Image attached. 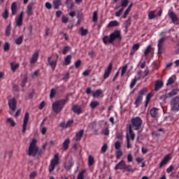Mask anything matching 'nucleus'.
<instances>
[{
    "label": "nucleus",
    "mask_w": 179,
    "mask_h": 179,
    "mask_svg": "<svg viewBox=\"0 0 179 179\" xmlns=\"http://www.w3.org/2000/svg\"><path fill=\"white\" fill-rule=\"evenodd\" d=\"M71 96H72V94H67L64 99L55 101L52 105V108L54 113L59 114V113L62 111L64 107H65V104L69 101V97H71Z\"/></svg>",
    "instance_id": "obj_1"
},
{
    "label": "nucleus",
    "mask_w": 179,
    "mask_h": 179,
    "mask_svg": "<svg viewBox=\"0 0 179 179\" xmlns=\"http://www.w3.org/2000/svg\"><path fill=\"white\" fill-rule=\"evenodd\" d=\"M142 124H143V120L141 117H136L131 119V124L129 127H131V129L134 128L135 131H139L142 128Z\"/></svg>",
    "instance_id": "obj_2"
},
{
    "label": "nucleus",
    "mask_w": 179,
    "mask_h": 179,
    "mask_svg": "<svg viewBox=\"0 0 179 179\" xmlns=\"http://www.w3.org/2000/svg\"><path fill=\"white\" fill-rule=\"evenodd\" d=\"M37 140L36 138L32 139L31 142L29 144L28 150V156H33L36 157L37 156V152L38 151V147H37Z\"/></svg>",
    "instance_id": "obj_3"
},
{
    "label": "nucleus",
    "mask_w": 179,
    "mask_h": 179,
    "mask_svg": "<svg viewBox=\"0 0 179 179\" xmlns=\"http://www.w3.org/2000/svg\"><path fill=\"white\" fill-rule=\"evenodd\" d=\"M58 164H59V154L57 153L54 155L53 159H52L50 161L48 168L49 173H52Z\"/></svg>",
    "instance_id": "obj_4"
},
{
    "label": "nucleus",
    "mask_w": 179,
    "mask_h": 179,
    "mask_svg": "<svg viewBox=\"0 0 179 179\" xmlns=\"http://www.w3.org/2000/svg\"><path fill=\"white\" fill-rule=\"evenodd\" d=\"M115 40H117V41L122 40L121 30L116 29L110 34V43H114Z\"/></svg>",
    "instance_id": "obj_5"
},
{
    "label": "nucleus",
    "mask_w": 179,
    "mask_h": 179,
    "mask_svg": "<svg viewBox=\"0 0 179 179\" xmlns=\"http://www.w3.org/2000/svg\"><path fill=\"white\" fill-rule=\"evenodd\" d=\"M172 111H179V96H176L171 101Z\"/></svg>",
    "instance_id": "obj_6"
},
{
    "label": "nucleus",
    "mask_w": 179,
    "mask_h": 179,
    "mask_svg": "<svg viewBox=\"0 0 179 179\" xmlns=\"http://www.w3.org/2000/svg\"><path fill=\"white\" fill-rule=\"evenodd\" d=\"M30 118V114L29 112H26L24 117L23 125H22V134L26 132V129H27V124H29V120Z\"/></svg>",
    "instance_id": "obj_7"
},
{
    "label": "nucleus",
    "mask_w": 179,
    "mask_h": 179,
    "mask_svg": "<svg viewBox=\"0 0 179 179\" xmlns=\"http://www.w3.org/2000/svg\"><path fill=\"white\" fill-rule=\"evenodd\" d=\"M168 16L171 20L172 23H177V22H178V17L173 10L168 11Z\"/></svg>",
    "instance_id": "obj_8"
},
{
    "label": "nucleus",
    "mask_w": 179,
    "mask_h": 179,
    "mask_svg": "<svg viewBox=\"0 0 179 179\" xmlns=\"http://www.w3.org/2000/svg\"><path fill=\"white\" fill-rule=\"evenodd\" d=\"M58 58H59L58 55H57V59L55 61L51 60L52 59V57H49L48 58V62L50 68H52V71H55V68H57V62H58Z\"/></svg>",
    "instance_id": "obj_9"
},
{
    "label": "nucleus",
    "mask_w": 179,
    "mask_h": 179,
    "mask_svg": "<svg viewBox=\"0 0 179 179\" xmlns=\"http://www.w3.org/2000/svg\"><path fill=\"white\" fill-rule=\"evenodd\" d=\"M8 106L12 110V111H15L16 110V107L17 106V101H16V98H13L8 100Z\"/></svg>",
    "instance_id": "obj_10"
},
{
    "label": "nucleus",
    "mask_w": 179,
    "mask_h": 179,
    "mask_svg": "<svg viewBox=\"0 0 179 179\" xmlns=\"http://www.w3.org/2000/svg\"><path fill=\"white\" fill-rule=\"evenodd\" d=\"M73 125V120H69L67 121L66 123L65 122H62L59 124V127L61 128H63L64 129H66V128H71Z\"/></svg>",
    "instance_id": "obj_11"
},
{
    "label": "nucleus",
    "mask_w": 179,
    "mask_h": 179,
    "mask_svg": "<svg viewBox=\"0 0 179 179\" xmlns=\"http://www.w3.org/2000/svg\"><path fill=\"white\" fill-rule=\"evenodd\" d=\"M71 110L73 113H75V114H77L78 115H80V114L83 113V110L79 105H73Z\"/></svg>",
    "instance_id": "obj_12"
},
{
    "label": "nucleus",
    "mask_w": 179,
    "mask_h": 179,
    "mask_svg": "<svg viewBox=\"0 0 179 179\" xmlns=\"http://www.w3.org/2000/svg\"><path fill=\"white\" fill-rule=\"evenodd\" d=\"M170 160H171V156L170 155H166L163 160L160 162L159 168L162 169V167H163V166H166L167 164V163H169V162H170Z\"/></svg>",
    "instance_id": "obj_13"
},
{
    "label": "nucleus",
    "mask_w": 179,
    "mask_h": 179,
    "mask_svg": "<svg viewBox=\"0 0 179 179\" xmlns=\"http://www.w3.org/2000/svg\"><path fill=\"white\" fill-rule=\"evenodd\" d=\"M111 71H113V63H110L107 67V69L105 70L103 79H107V78L110 76Z\"/></svg>",
    "instance_id": "obj_14"
},
{
    "label": "nucleus",
    "mask_w": 179,
    "mask_h": 179,
    "mask_svg": "<svg viewBox=\"0 0 179 179\" xmlns=\"http://www.w3.org/2000/svg\"><path fill=\"white\" fill-rule=\"evenodd\" d=\"M23 16H24V12L22 11L16 20V24L19 26V27L23 24Z\"/></svg>",
    "instance_id": "obj_15"
},
{
    "label": "nucleus",
    "mask_w": 179,
    "mask_h": 179,
    "mask_svg": "<svg viewBox=\"0 0 179 179\" xmlns=\"http://www.w3.org/2000/svg\"><path fill=\"white\" fill-rule=\"evenodd\" d=\"M33 6H34V2H31L28 4L27 7V15L28 16L33 15Z\"/></svg>",
    "instance_id": "obj_16"
},
{
    "label": "nucleus",
    "mask_w": 179,
    "mask_h": 179,
    "mask_svg": "<svg viewBox=\"0 0 179 179\" xmlns=\"http://www.w3.org/2000/svg\"><path fill=\"white\" fill-rule=\"evenodd\" d=\"M85 134L84 129H80L76 134V142H79V141H81L82 138L83 137V134Z\"/></svg>",
    "instance_id": "obj_17"
},
{
    "label": "nucleus",
    "mask_w": 179,
    "mask_h": 179,
    "mask_svg": "<svg viewBox=\"0 0 179 179\" xmlns=\"http://www.w3.org/2000/svg\"><path fill=\"white\" fill-rule=\"evenodd\" d=\"M150 114L151 117H152V118H157V117L159 116V108H152L150 110Z\"/></svg>",
    "instance_id": "obj_18"
},
{
    "label": "nucleus",
    "mask_w": 179,
    "mask_h": 179,
    "mask_svg": "<svg viewBox=\"0 0 179 179\" xmlns=\"http://www.w3.org/2000/svg\"><path fill=\"white\" fill-rule=\"evenodd\" d=\"M16 13H17V3L14 1L11 4V15L12 16H15Z\"/></svg>",
    "instance_id": "obj_19"
},
{
    "label": "nucleus",
    "mask_w": 179,
    "mask_h": 179,
    "mask_svg": "<svg viewBox=\"0 0 179 179\" xmlns=\"http://www.w3.org/2000/svg\"><path fill=\"white\" fill-rule=\"evenodd\" d=\"M125 161L121 160L115 166V170H124L125 167Z\"/></svg>",
    "instance_id": "obj_20"
},
{
    "label": "nucleus",
    "mask_w": 179,
    "mask_h": 179,
    "mask_svg": "<svg viewBox=\"0 0 179 179\" xmlns=\"http://www.w3.org/2000/svg\"><path fill=\"white\" fill-rule=\"evenodd\" d=\"M162 87H163V81L162 80H157L155 82V92H159V90H160V89H162Z\"/></svg>",
    "instance_id": "obj_21"
},
{
    "label": "nucleus",
    "mask_w": 179,
    "mask_h": 179,
    "mask_svg": "<svg viewBox=\"0 0 179 179\" xmlns=\"http://www.w3.org/2000/svg\"><path fill=\"white\" fill-rule=\"evenodd\" d=\"M38 51H36L34 53L32 57L30 59V64H36L37 59H38Z\"/></svg>",
    "instance_id": "obj_22"
},
{
    "label": "nucleus",
    "mask_w": 179,
    "mask_h": 179,
    "mask_svg": "<svg viewBox=\"0 0 179 179\" xmlns=\"http://www.w3.org/2000/svg\"><path fill=\"white\" fill-rule=\"evenodd\" d=\"M73 166V162H72V161H67L64 163V169L66 170V171H69Z\"/></svg>",
    "instance_id": "obj_23"
},
{
    "label": "nucleus",
    "mask_w": 179,
    "mask_h": 179,
    "mask_svg": "<svg viewBox=\"0 0 179 179\" xmlns=\"http://www.w3.org/2000/svg\"><path fill=\"white\" fill-rule=\"evenodd\" d=\"M103 94V90L101 89L96 90L95 92H92V96L94 99H99V96Z\"/></svg>",
    "instance_id": "obj_24"
},
{
    "label": "nucleus",
    "mask_w": 179,
    "mask_h": 179,
    "mask_svg": "<svg viewBox=\"0 0 179 179\" xmlns=\"http://www.w3.org/2000/svg\"><path fill=\"white\" fill-rule=\"evenodd\" d=\"M142 100H143V96L138 95L134 102L136 107H139L142 104Z\"/></svg>",
    "instance_id": "obj_25"
},
{
    "label": "nucleus",
    "mask_w": 179,
    "mask_h": 179,
    "mask_svg": "<svg viewBox=\"0 0 179 179\" xmlns=\"http://www.w3.org/2000/svg\"><path fill=\"white\" fill-rule=\"evenodd\" d=\"M128 131H129L128 136L129 139H131L132 141H135V133H134V130L131 129V127H128Z\"/></svg>",
    "instance_id": "obj_26"
},
{
    "label": "nucleus",
    "mask_w": 179,
    "mask_h": 179,
    "mask_svg": "<svg viewBox=\"0 0 179 179\" xmlns=\"http://www.w3.org/2000/svg\"><path fill=\"white\" fill-rule=\"evenodd\" d=\"M71 143V139L66 138L63 143V150H66L69 148V145Z\"/></svg>",
    "instance_id": "obj_27"
},
{
    "label": "nucleus",
    "mask_w": 179,
    "mask_h": 179,
    "mask_svg": "<svg viewBox=\"0 0 179 179\" xmlns=\"http://www.w3.org/2000/svg\"><path fill=\"white\" fill-rule=\"evenodd\" d=\"M179 90L178 89H174L172 91H171L169 93L166 94L168 99L170 97H173L174 96H177L178 94Z\"/></svg>",
    "instance_id": "obj_28"
},
{
    "label": "nucleus",
    "mask_w": 179,
    "mask_h": 179,
    "mask_svg": "<svg viewBox=\"0 0 179 179\" xmlns=\"http://www.w3.org/2000/svg\"><path fill=\"white\" fill-rule=\"evenodd\" d=\"M117 26H120V22H118V21L117 20H114V21H110L107 27L110 28V27H117Z\"/></svg>",
    "instance_id": "obj_29"
},
{
    "label": "nucleus",
    "mask_w": 179,
    "mask_h": 179,
    "mask_svg": "<svg viewBox=\"0 0 179 179\" xmlns=\"http://www.w3.org/2000/svg\"><path fill=\"white\" fill-rule=\"evenodd\" d=\"M103 43L104 44H113V42H111V35H110L109 36H105L103 38Z\"/></svg>",
    "instance_id": "obj_30"
},
{
    "label": "nucleus",
    "mask_w": 179,
    "mask_h": 179,
    "mask_svg": "<svg viewBox=\"0 0 179 179\" xmlns=\"http://www.w3.org/2000/svg\"><path fill=\"white\" fill-rule=\"evenodd\" d=\"M123 170L124 171H127L128 173H134V171H135V169H132V166L127 165V164H125L124 168Z\"/></svg>",
    "instance_id": "obj_31"
},
{
    "label": "nucleus",
    "mask_w": 179,
    "mask_h": 179,
    "mask_svg": "<svg viewBox=\"0 0 179 179\" xmlns=\"http://www.w3.org/2000/svg\"><path fill=\"white\" fill-rule=\"evenodd\" d=\"M71 61H72V55H69L64 58V64L71 65Z\"/></svg>",
    "instance_id": "obj_32"
},
{
    "label": "nucleus",
    "mask_w": 179,
    "mask_h": 179,
    "mask_svg": "<svg viewBox=\"0 0 179 179\" xmlns=\"http://www.w3.org/2000/svg\"><path fill=\"white\" fill-rule=\"evenodd\" d=\"M98 106H100V103L97 101H92L90 103V106L92 110H94V108H96V107H98Z\"/></svg>",
    "instance_id": "obj_33"
},
{
    "label": "nucleus",
    "mask_w": 179,
    "mask_h": 179,
    "mask_svg": "<svg viewBox=\"0 0 179 179\" xmlns=\"http://www.w3.org/2000/svg\"><path fill=\"white\" fill-rule=\"evenodd\" d=\"M128 3H129V1L128 0H122L120 6H122L121 9H123V10L128 6Z\"/></svg>",
    "instance_id": "obj_34"
},
{
    "label": "nucleus",
    "mask_w": 179,
    "mask_h": 179,
    "mask_svg": "<svg viewBox=\"0 0 179 179\" xmlns=\"http://www.w3.org/2000/svg\"><path fill=\"white\" fill-rule=\"evenodd\" d=\"M10 66H11V70L13 72H16V70L17 68H19V64L18 63H15V62H11L10 63Z\"/></svg>",
    "instance_id": "obj_35"
},
{
    "label": "nucleus",
    "mask_w": 179,
    "mask_h": 179,
    "mask_svg": "<svg viewBox=\"0 0 179 179\" xmlns=\"http://www.w3.org/2000/svg\"><path fill=\"white\" fill-rule=\"evenodd\" d=\"M94 164V157L93 156L90 155L88 157V166L89 167H91V166H93Z\"/></svg>",
    "instance_id": "obj_36"
},
{
    "label": "nucleus",
    "mask_w": 179,
    "mask_h": 179,
    "mask_svg": "<svg viewBox=\"0 0 179 179\" xmlns=\"http://www.w3.org/2000/svg\"><path fill=\"white\" fill-rule=\"evenodd\" d=\"M147 93H148V89L143 88L138 92V96H141V97H143V96L146 95Z\"/></svg>",
    "instance_id": "obj_37"
},
{
    "label": "nucleus",
    "mask_w": 179,
    "mask_h": 179,
    "mask_svg": "<svg viewBox=\"0 0 179 179\" xmlns=\"http://www.w3.org/2000/svg\"><path fill=\"white\" fill-rule=\"evenodd\" d=\"M97 20H99V13L97 11H94L93 13L92 22H94V23H96Z\"/></svg>",
    "instance_id": "obj_38"
},
{
    "label": "nucleus",
    "mask_w": 179,
    "mask_h": 179,
    "mask_svg": "<svg viewBox=\"0 0 179 179\" xmlns=\"http://www.w3.org/2000/svg\"><path fill=\"white\" fill-rule=\"evenodd\" d=\"M53 5L55 9H58L61 6V0H53Z\"/></svg>",
    "instance_id": "obj_39"
},
{
    "label": "nucleus",
    "mask_w": 179,
    "mask_h": 179,
    "mask_svg": "<svg viewBox=\"0 0 179 179\" xmlns=\"http://www.w3.org/2000/svg\"><path fill=\"white\" fill-rule=\"evenodd\" d=\"M15 44H17V45H22V43H23V35L19 36V38L15 39Z\"/></svg>",
    "instance_id": "obj_40"
},
{
    "label": "nucleus",
    "mask_w": 179,
    "mask_h": 179,
    "mask_svg": "<svg viewBox=\"0 0 179 179\" xmlns=\"http://www.w3.org/2000/svg\"><path fill=\"white\" fill-rule=\"evenodd\" d=\"M138 80H139V78H135L134 79H133L131 80V82L130 83V89H134V87L136 85V83L138 82Z\"/></svg>",
    "instance_id": "obj_41"
},
{
    "label": "nucleus",
    "mask_w": 179,
    "mask_h": 179,
    "mask_svg": "<svg viewBox=\"0 0 179 179\" xmlns=\"http://www.w3.org/2000/svg\"><path fill=\"white\" fill-rule=\"evenodd\" d=\"M152 93H149L147 94L145 107H148V104H149V101H150V99H152Z\"/></svg>",
    "instance_id": "obj_42"
},
{
    "label": "nucleus",
    "mask_w": 179,
    "mask_h": 179,
    "mask_svg": "<svg viewBox=\"0 0 179 179\" xmlns=\"http://www.w3.org/2000/svg\"><path fill=\"white\" fill-rule=\"evenodd\" d=\"M152 51V46L148 45L147 48L145 49L144 52V57H148L149 55V53Z\"/></svg>",
    "instance_id": "obj_43"
},
{
    "label": "nucleus",
    "mask_w": 179,
    "mask_h": 179,
    "mask_svg": "<svg viewBox=\"0 0 179 179\" xmlns=\"http://www.w3.org/2000/svg\"><path fill=\"white\" fill-rule=\"evenodd\" d=\"M101 133L106 135V136H108V135H110V129H108V127H105L101 130Z\"/></svg>",
    "instance_id": "obj_44"
},
{
    "label": "nucleus",
    "mask_w": 179,
    "mask_h": 179,
    "mask_svg": "<svg viewBox=\"0 0 179 179\" xmlns=\"http://www.w3.org/2000/svg\"><path fill=\"white\" fill-rule=\"evenodd\" d=\"M124 26L125 29H128L129 26H131V17H129L127 20L124 22Z\"/></svg>",
    "instance_id": "obj_45"
},
{
    "label": "nucleus",
    "mask_w": 179,
    "mask_h": 179,
    "mask_svg": "<svg viewBox=\"0 0 179 179\" xmlns=\"http://www.w3.org/2000/svg\"><path fill=\"white\" fill-rule=\"evenodd\" d=\"M108 150V145L107 143H105V144H103V145L102 146V148L101 149V152L106 153V152H107Z\"/></svg>",
    "instance_id": "obj_46"
},
{
    "label": "nucleus",
    "mask_w": 179,
    "mask_h": 179,
    "mask_svg": "<svg viewBox=\"0 0 179 179\" xmlns=\"http://www.w3.org/2000/svg\"><path fill=\"white\" fill-rule=\"evenodd\" d=\"M80 30L81 36H87V33H89V31L87 29H85V28L82 27L80 29Z\"/></svg>",
    "instance_id": "obj_47"
},
{
    "label": "nucleus",
    "mask_w": 179,
    "mask_h": 179,
    "mask_svg": "<svg viewBox=\"0 0 179 179\" xmlns=\"http://www.w3.org/2000/svg\"><path fill=\"white\" fill-rule=\"evenodd\" d=\"M10 30H12V27H10V24H9L6 29V36L7 37H9V36H10Z\"/></svg>",
    "instance_id": "obj_48"
},
{
    "label": "nucleus",
    "mask_w": 179,
    "mask_h": 179,
    "mask_svg": "<svg viewBox=\"0 0 179 179\" xmlns=\"http://www.w3.org/2000/svg\"><path fill=\"white\" fill-rule=\"evenodd\" d=\"M85 173H86V171L85 170H83L81 172H80L77 179H85Z\"/></svg>",
    "instance_id": "obj_49"
},
{
    "label": "nucleus",
    "mask_w": 179,
    "mask_h": 179,
    "mask_svg": "<svg viewBox=\"0 0 179 179\" xmlns=\"http://www.w3.org/2000/svg\"><path fill=\"white\" fill-rule=\"evenodd\" d=\"M55 94H57V90L52 88L50 91V98L54 99V97H55Z\"/></svg>",
    "instance_id": "obj_50"
},
{
    "label": "nucleus",
    "mask_w": 179,
    "mask_h": 179,
    "mask_svg": "<svg viewBox=\"0 0 179 179\" xmlns=\"http://www.w3.org/2000/svg\"><path fill=\"white\" fill-rule=\"evenodd\" d=\"M158 48V54H163L164 52V48L163 47V45H157Z\"/></svg>",
    "instance_id": "obj_51"
},
{
    "label": "nucleus",
    "mask_w": 179,
    "mask_h": 179,
    "mask_svg": "<svg viewBox=\"0 0 179 179\" xmlns=\"http://www.w3.org/2000/svg\"><path fill=\"white\" fill-rule=\"evenodd\" d=\"M127 149H131V148H132V146L131 145V140L129 138V136H128V133L127 134Z\"/></svg>",
    "instance_id": "obj_52"
},
{
    "label": "nucleus",
    "mask_w": 179,
    "mask_h": 179,
    "mask_svg": "<svg viewBox=\"0 0 179 179\" xmlns=\"http://www.w3.org/2000/svg\"><path fill=\"white\" fill-rule=\"evenodd\" d=\"M66 6H68V8H70V9H72V8H73V3H72V0H66Z\"/></svg>",
    "instance_id": "obj_53"
},
{
    "label": "nucleus",
    "mask_w": 179,
    "mask_h": 179,
    "mask_svg": "<svg viewBox=\"0 0 179 179\" xmlns=\"http://www.w3.org/2000/svg\"><path fill=\"white\" fill-rule=\"evenodd\" d=\"M122 156V151H121V150H117L116 159L118 160V159H121Z\"/></svg>",
    "instance_id": "obj_54"
},
{
    "label": "nucleus",
    "mask_w": 179,
    "mask_h": 179,
    "mask_svg": "<svg viewBox=\"0 0 179 179\" xmlns=\"http://www.w3.org/2000/svg\"><path fill=\"white\" fill-rule=\"evenodd\" d=\"M70 50H71V47H69V46H65V47L63 48L62 54H63L64 55H66Z\"/></svg>",
    "instance_id": "obj_55"
},
{
    "label": "nucleus",
    "mask_w": 179,
    "mask_h": 179,
    "mask_svg": "<svg viewBox=\"0 0 179 179\" xmlns=\"http://www.w3.org/2000/svg\"><path fill=\"white\" fill-rule=\"evenodd\" d=\"M174 82H176V80L173 78V77L169 78L167 80L166 86H170L171 85H173Z\"/></svg>",
    "instance_id": "obj_56"
},
{
    "label": "nucleus",
    "mask_w": 179,
    "mask_h": 179,
    "mask_svg": "<svg viewBox=\"0 0 179 179\" xmlns=\"http://www.w3.org/2000/svg\"><path fill=\"white\" fill-rule=\"evenodd\" d=\"M7 122H9L11 127H15L16 125V122H15V120H13V119H12L11 117H8L7 119Z\"/></svg>",
    "instance_id": "obj_57"
},
{
    "label": "nucleus",
    "mask_w": 179,
    "mask_h": 179,
    "mask_svg": "<svg viewBox=\"0 0 179 179\" xmlns=\"http://www.w3.org/2000/svg\"><path fill=\"white\" fill-rule=\"evenodd\" d=\"M2 17H3V19H8V17H9V11L8 10V9H6L2 13Z\"/></svg>",
    "instance_id": "obj_58"
},
{
    "label": "nucleus",
    "mask_w": 179,
    "mask_h": 179,
    "mask_svg": "<svg viewBox=\"0 0 179 179\" xmlns=\"http://www.w3.org/2000/svg\"><path fill=\"white\" fill-rule=\"evenodd\" d=\"M155 17H156V15H155V11H150L148 13V18L150 19V20H152V19H155Z\"/></svg>",
    "instance_id": "obj_59"
},
{
    "label": "nucleus",
    "mask_w": 179,
    "mask_h": 179,
    "mask_svg": "<svg viewBox=\"0 0 179 179\" xmlns=\"http://www.w3.org/2000/svg\"><path fill=\"white\" fill-rule=\"evenodd\" d=\"M167 40V37H162L158 41L157 45H163V43H164Z\"/></svg>",
    "instance_id": "obj_60"
},
{
    "label": "nucleus",
    "mask_w": 179,
    "mask_h": 179,
    "mask_svg": "<svg viewBox=\"0 0 179 179\" xmlns=\"http://www.w3.org/2000/svg\"><path fill=\"white\" fill-rule=\"evenodd\" d=\"M115 149H116V150H121V143L120 141L115 143Z\"/></svg>",
    "instance_id": "obj_61"
},
{
    "label": "nucleus",
    "mask_w": 179,
    "mask_h": 179,
    "mask_svg": "<svg viewBox=\"0 0 179 179\" xmlns=\"http://www.w3.org/2000/svg\"><path fill=\"white\" fill-rule=\"evenodd\" d=\"M80 65H82V60L78 59L75 62V68L76 69H78V68H80Z\"/></svg>",
    "instance_id": "obj_62"
},
{
    "label": "nucleus",
    "mask_w": 179,
    "mask_h": 179,
    "mask_svg": "<svg viewBox=\"0 0 179 179\" xmlns=\"http://www.w3.org/2000/svg\"><path fill=\"white\" fill-rule=\"evenodd\" d=\"M27 83V76H25L21 83L22 87H24L26 86Z\"/></svg>",
    "instance_id": "obj_63"
},
{
    "label": "nucleus",
    "mask_w": 179,
    "mask_h": 179,
    "mask_svg": "<svg viewBox=\"0 0 179 179\" xmlns=\"http://www.w3.org/2000/svg\"><path fill=\"white\" fill-rule=\"evenodd\" d=\"M10 49V44H9V43L8 42H6L3 46V50L6 52Z\"/></svg>",
    "instance_id": "obj_64"
}]
</instances>
